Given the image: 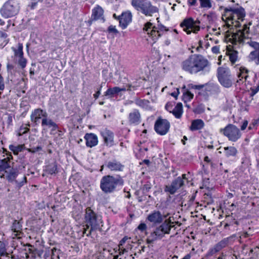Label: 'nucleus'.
I'll return each instance as SVG.
<instances>
[{"mask_svg":"<svg viewBox=\"0 0 259 259\" xmlns=\"http://www.w3.org/2000/svg\"><path fill=\"white\" fill-rule=\"evenodd\" d=\"M176 106V102L174 101L168 102L165 105V109L169 113H171Z\"/></svg>","mask_w":259,"mask_h":259,"instance_id":"obj_49","label":"nucleus"},{"mask_svg":"<svg viewBox=\"0 0 259 259\" xmlns=\"http://www.w3.org/2000/svg\"><path fill=\"white\" fill-rule=\"evenodd\" d=\"M226 238H228L227 241L228 245H232L235 242H238L240 244L242 243L241 237L239 234H233Z\"/></svg>","mask_w":259,"mask_h":259,"instance_id":"obj_33","label":"nucleus"},{"mask_svg":"<svg viewBox=\"0 0 259 259\" xmlns=\"http://www.w3.org/2000/svg\"><path fill=\"white\" fill-rule=\"evenodd\" d=\"M107 31L109 33H113L115 34L119 33V31L116 29L115 26L110 25L107 29Z\"/></svg>","mask_w":259,"mask_h":259,"instance_id":"obj_58","label":"nucleus"},{"mask_svg":"<svg viewBox=\"0 0 259 259\" xmlns=\"http://www.w3.org/2000/svg\"><path fill=\"white\" fill-rule=\"evenodd\" d=\"M41 126L43 127L51 128V131L53 132L58 130L59 126L52 119L47 117L42 119Z\"/></svg>","mask_w":259,"mask_h":259,"instance_id":"obj_25","label":"nucleus"},{"mask_svg":"<svg viewBox=\"0 0 259 259\" xmlns=\"http://www.w3.org/2000/svg\"><path fill=\"white\" fill-rule=\"evenodd\" d=\"M228 238H224L215 244L214 247L216 248L218 251H220L224 248L226 247L228 245Z\"/></svg>","mask_w":259,"mask_h":259,"instance_id":"obj_39","label":"nucleus"},{"mask_svg":"<svg viewBox=\"0 0 259 259\" xmlns=\"http://www.w3.org/2000/svg\"><path fill=\"white\" fill-rule=\"evenodd\" d=\"M194 21H195V26H194V30H193V33H196L200 30V26H199L200 22L198 19H196V20H194Z\"/></svg>","mask_w":259,"mask_h":259,"instance_id":"obj_55","label":"nucleus"},{"mask_svg":"<svg viewBox=\"0 0 259 259\" xmlns=\"http://www.w3.org/2000/svg\"><path fill=\"white\" fill-rule=\"evenodd\" d=\"M147 228V225L144 223H141L137 227V229L141 232H144L146 231Z\"/></svg>","mask_w":259,"mask_h":259,"instance_id":"obj_59","label":"nucleus"},{"mask_svg":"<svg viewBox=\"0 0 259 259\" xmlns=\"http://www.w3.org/2000/svg\"><path fill=\"white\" fill-rule=\"evenodd\" d=\"M184 112L183 104L181 102L176 104L170 113L177 119H181Z\"/></svg>","mask_w":259,"mask_h":259,"instance_id":"obj_26","label":"nucleus"},{"mask_svg":"<svg viewBox=\"0 0 259 259\" xmlns=\"http://www.w3.org/2000/svg\"><path fill=\"white\" fill-rule=\"evenodd\" d=\"M28 131H29V128L27 127H24L23 125H21L19 130L17 131V136L18 137H20L23 135L27 133Z\"/></svg>","mask_w":259,"mask_h":259,"instance_id":"obj_51","label":"nucleus"},{"mask_svg":"<svg viewBox=\"0 0 259 259\" xmlns=\"http://www.w3.org/2000/svg\"><path fill=\"white\" fill-rule=\"evenodd\" d=\"M9 254L7 252V249L5 243L2 241H0V256H6V257H7V255Z\"/></svg>","mask_w":259,"mask_h":259,"instance_id":"obj_47","label":"nucleus"},{"mask_svg":"<svg viewBox=\"0 0 259 259\" xmlns=\"http://www.w3.org/2000/svg\"><path fill=\"white\" fill-rule=\"evenodd\" d=\"M6 179L9 182L13 183L16 180L18 175L19 171L17 168H11L9 172L7 171Z\"/></svg>","mask_w":259,"mask_h":259,"instance_id":"obj_30","label":"nucleus"},{"mask_svg":"<svg viewBox=\"0 0 259 259\" xmlns=\"http://www.w3.org/2000/svg\"><path fill=\"white\" fill-rule=\"evenodd\" d=\"M182 69L190 74L209 72L210 65L207 59L200 54L191 55L181 64Z\"/></svg>","mask_w":259,"mask_h":259,"instance_id":"obj_1","label":"nucleus"},{"mask_svg":"<svg viewBox=\"0 0 259 259\" xmlns=\"http://www.w3.org/2000/svg\"><path fill=\"white\" fill-rule=\"evenodd\" d=\"M216 76L220 84L225 88H230L236 83L234 76L232 74L231 70L227 66L219 67L217 70Z\"/></svg>","mask_w":259,"mask_h":259,"instance_id":"obj_5","label":"nucleus"},{"mask_svg":"<svg viewBox=\"0 0 259 259\" xmlns=\"http://www.w3.org/2000/svg\"><path fill=\"white\" fill-rule=\"evenodd\" d=\"M14 182L16 185V188L19 190L25 184L27 183V178L26 176H24L22 180L20 182H18L16 180Z\"/></svg>","mask_w":259,"mask_h":259,"instance_id":"obj_46","label":"nucleus"},{"mask_svg":"<svg viewBox=\"0 0 259 259\" xmlns=\"http://www.w3.org/2000/svg\"><path fill=\"white\" fill-rule=\"evenodd\" d=\"M154 130L157 134L162 135V117L159 116L155 121Z\"/></svg>","mask_w":259,"mask_h":259,"instance_id":"obj_38","label":"nucleus"},{"mask_svg":"<svg viewBox=\"0 0 259 259\" xmlns=\"http://www.w3.org/2000/svg\"><path fill=\"white\" fill-rule=\"evenodd\" d=\"M5 89V83L4 78L1 74H0V91H3Z\"/></svg>","mask_w":259,"mask_h":259,"instance_id":"obj_62","label":"nucleus"},{"mask_svg":"<svg viewBox=\"0 0 259 259\" xmlns=\"http://www.w3.org/2000/svg\"><path fill=\"white\" fill-rule=\"evenodd\" d=\"M118 94V87H115L108 89L105 92L104 96H108L109 98H113Z\"/></svg>","mask_w":259,"mask_h":259,"instance_id":"obj_35","label":"nucleus"},{"mask_svg":"<svg viewBox=\"0 0 259 259\" xmlns=\"http://www.w3.org/2000/svg\"><path fill=\"white\" fill-rule=\"evenodd\" d=\"M20 8V0H8L0 9V14L5 18H12L19 13Z\"/></svg>","mask_w":259,"mask_h":259,"instance_id":"obj_7","label":"nucleus"},{"mask_svg":"<svg viewBox=\"0 0 259 259\" xmlns=\"http://www.w3.org/2000/svg\"><path fill=\"white\" fill-rule=\"evenodd\" d=\"M238 69V70L237 72L238 79L236 83L238 85L244 83L249 93V97H253L259 92V80L256 74L243 66H239Z\"/></svg>","mask_w":259,"mask_h":259,"instance_id":"obj_2","label":"nucleus"},{"mask_svg":"<svg viewBox=\"0 0 259 259\" xmlns=\"http://www.w3.org/2000/svg\"><path fill=\"white\" fill-rule=\"evenodd\" d=\"M259 124V118L254 119L252 120L251 123L250 124L248 129L252 130L253 128H255Z\"/></svg>","mask_w":259,"mask_h":259,"instance_id":"obj_53","label":"nucleus"},{"mask_svg":"<svg viewBox=\"0 0 259 259\" xmlns=\"http://www.w3.org/2000/svg\"><path fill=\"white\" fill-rule=\"evenodd\" d=\"M48 117V113L46 111L40 108L34 109L30 115V120L34 126L37 125L39 122V120L41 117L45 118Z\"/></svg>","mask_w":259,"mask_h":259,"instance_id":"obj_17","label":"nucleus"},{"mask_svg":"<svg viewBox=\"0 0 259 259\" xmlns=\"http://www.w3.org/2000/svg\"><path fill=\"white\" fill-rule=\"evenodd\" d=\"M9 42L8 35L6 32L0 30V48H3Z\"/></svg>","mask_w":259,"mask_h":259,"instance_id":"obj_32","label":"nucleus"},{"mask_svg":"<svg viewBox=\"0 0 259 259\" xmlns=\"http://www.w3.org/2000/svg\"><path fill=\"white\" fill-rule=\"evenodd\" d=\"M183 178L179 177L172 181L171 185L169 186H166L165 188V191L168 192L171 194H174L184 185L183 179L186 178V175L183 174L182 175Z\"/></svg>","mask_w":259,"mask_h":259,"instance_id":"obj_15","label":"nucleus"},{"mask_svg":"<svg viewBox=\"0 0 259 259\" xmlns=\"http://www.w3.org/2000/svg\"><path fill=\"white\" fill-rule=\"evenodd\" d=\"M204 111V108L201 105H198L194 109V112L197 113H202Z\"/></svg>","mask_w":259,"mask_h":259,"instance_id":"obj_60","label":"nucleus"},{"mask_svg":"<svg viewBox=\"0 0 259 259\" xmlns=\"http://www.w3.org/2000/svg\"><path fill=\"white\" fill-rule=\"evenodd\" d=\"M204 126V121L201 119H196L192 121L189 129L191 131H196L201 130Z\"/></svg>","mask_w":259,"mask_h":259,"instance_id":"obj_27","label":"nucleus"},{"mask_svg":"<svg viewBox=\"0 0 259 259\" xmlns=\"http://www.w3.org/2000/svg\"><path fill=\"white\" fill-rule=\"evenodd\" d=\"M248 122L247 120H244L241 123V125H240V129L242 131L245 130L247 125H248Z\"/></svg>","mask_w":259,"mask_h":259,"instance_id":"obj_61","label":"nucleus"},{"mask_svg":"<svg viewBox=\"0 0 259 259\" xmlns=\"http://www.w3.org/2000/svg\"><path fill=\"white\" fill-rule=\"evenodd\" d=\"M84 220L87 228L91 227L89 233L87 234V236H89L92 231L99 228L98 215L91 207H88L85 209Z\"/></svg>","mask_w":259,"mask_h":259,"instance_id":"obj_9","label":"nucleus"},{"mask_svg":"<svg viewBox=\"0 0 259 259\" xmlns=\"http://www.w3.org/2000/svg\"><path fill=\"white\" fill-rule=\"evenodd\" d=\"M195 21L191 17H186L180 24V26L187 34H190L194 30Z\"/></svg>","mask_w":259,"mask_h":259,"instance_id":"obj_16","label":"nucleus"},{"mask_svg":"<svg viewBox=\"0 0 259 259\" xmlns=\"http://www.w3.org/2000/svg\"><path fill=\"white\" fill-rule=\"evenodd\" d=\"M11 159L10 157H7L3 159H0V171L7 172V169L11 167L10 163Z\"/></svg>","mask_w":259,"mask_h":259,"instance_id":"obj_31","label":"nucleus"},{"mask_svg":"<svg viewBox=\"0 0 259 259\" xmlns=\"http://www.w3.org/2000/svg\"><path fill=\"white\" fill-rule=\"evenodd\" d=\"M132 14L130 11L123 12L120 15L119 26L122 29H125L132 21Z\"/></svg>","mask_w":259,"mask_h":259,"instance_id":"obj_18","label":"nucleus"},{"mask_svg":"<svg viewBox=\"0 0 259 259\" xmlns=\"http://www.w3.org/2000/svg\"><path fill=\"white\" fill-rule=\"evenodd\" d=\"M131 4L137 11L146 16H151L157 11V8L147 0H132Z\"/></svg>","mask_w":259,"mask_h":259,"instance_id":"obj_8","label":"nucleus"},{"mask_svg":"<svg viewBox=\"0 0 259 259\" xmlns=\"http://www.w3.org/2000/svg\"><path fill=\"white\" fill-rule=\"evenodd\" d=\"M18 64L21 68L24 69L27 64V60L24 57V56L18 58Z\"/></svg>","mask_w":259,"mask_h":259,"instance_id":"obj_48","label":"nucleus"},{"mask_svg":"<svg viewBox=\"0 0 259 259\" xmlns=\"http://www.w3.org/2000/svg\"><path fill=\"white\" fill-rule=\"evenodd\" d=\"M14 53L15 57L19 58L24 56L23 52V45L21 43L18 44V49H16L14 48H12Z\"/></svg>","mask_w":259,"mask_h":259,"instance_id":"obj_40","label":"nucleus"},{"mask_svg":"<svg viewBox=\"0 0 259 259\" xmlns=\"http://www.w3.org/2000/svg\"><path fill=\"white\" fill-rule=\"evenodd\" d=\"M42 150V147L40 146H37L36 147H33L31 148L28 149V151L32 153H34L40 151Z\"/></svg>","mask_w":259,"mask_h":259,"instance_id":"obj_56","label":"nucleus"},{"mask_svg":"<svg viewBox=\"0 0 259 259\" xmlns=\"http://www.w3.org/2000/svg\"><path fill=\"white\" fill-rule=\"evenodd\" d=\"M124 180L120 175H106L100 180V188L105 194H111L119 190L124 185Z\"/></svg>","mask_w":259,"mask_h":259,"instance_id":"obj_3","label":"nucleus"},{"mask_svg":"<svg viewBox=\"0 0 259 259\" xmlns=\"http://www.w3.org/2000/svg\"><path fill=\"white\" fill-rule=\"evenodd\" d=\"M44 253V250L42 249H35L33 251V253L35 256H37L40 258H41V256Z\"/></svg>","mask_w":259,"mask_h":259,"instance_id":"obj_57","label":"nucleus"},{"mask_svg":"<svg viewBox=\"0 0 259 259\" xmlns=\"http://www.w3.org/2000/svg\"><path fill=\"white\" fill-rule=\"evenodd\" d=\"M12 231L16 233V236L21 233L22 225L17 220H15L11 226Z\"/></svg>","mask_w":259,"mask_h":259,"instance_id":"obj_36","label":"nucleus"},{"mask_svg":"<svg viewBox=\"0 0 259 259\" xmlns=\"http://www.w3.org/2000/svg\"><path fill=\"white\" fill-rule=\"evenodd\" d=\"M238 154L237 148L234 146H228L224 148V155L228 158H231L236 161Z\"/></svg>","mask_w":259,"mask_h":259,"instance_id":"obj_23","label":"nucleus"},{"mask_svg":"<svg viewBox=\"0 0 259 259\" xmlns=\"http://www.w3.org/2000/svg\"><path fill=\"white\" fill-rule=\"evenodd\" d=\"M169 122L165 119H163V135H165L169 130Z\"/></svg>","mask_w":259,"mask_h":259,"instance_id":"obj_45","label":"nucleus"},{"mask_svg":"<svg viewBox=\"0 0 259 259\" xmlns=\"http://www.w3.org/2000/svg\"><path fill=\"white\" fill-rule=\"evenodd\" d=\"M251 22L244 24L242 32V35L244 38H248L249 34V26L251 25Z\"/></svg>","mask_w":259,"mask_h":259,"instance_id":"obj_42","label":"nucleus"},{"mask_svg":"<svg viewBox=\"0 0 259 259\" xmlns=\"http://www.w3.org/2000/svg\"><path fill=\"white\" fill-rule=\"evenodd\" d=\"M46 171L48 174L51 175L57 174L59 171L57 162L54 161L53 162L49 163L46 166Z\"/></svg>","mask_w":259,"mask_h":259,"instance_id":"obj_29","label":"nucleus"},{"mask_svg":"<svg viewBox=\"0 0 259 259\" xmlns=\"http://www.w3.org/2000/svg\"><path fill=\"white\" fill-rule=\"evenodd\" d=\"M51 258L52 259H60V254H61V250L54 247L51 249Z\"/></svg>","mask_w":259,"mask_h":259,"instance_id":"obj_43","label":"nucleus"},{"mask_svg":"<svg viewBox=\"0 0 259 259\" xmlns=\"http://www.w3.org/2000/svg\"><path fill=\"white\" fill-rule=\"evenodd\" d=\"M104 10L101 7L97 5L92 10V14L91 18L93 20L96 21L101 19L103 22L105 21L103 16Z\"/></svg>","mask_w":259,"mask_h":259,"instance_id":"obj_24","label":"nucleus"},{"mask_svg":"<svg viewBox=\"0 0 259 259\" xmlns=\"http://www.w3.org/2000/svg\"><path fill=\"white\" fill-rule=\"evenodd\" d=\"M242 166L244 168H249L251 165V161L250 158L246 155H244L241 159Z\"/></svg>","mask_w":259,"mask_h":259,"instance_id":"obj_41","label":"nucleus"},{"mask_svg":"<svg viewBox=\"0 0 259 259\" xmlns=\"http://www.w3.org/2000/svg\"><path fill=\"white\" fill-rule=\"evenodd\" d=\"M203 85H198V84H194L193 83H189L187 85L184 84L181 88L182 95L181 96V100L186 107L188 108H190L189 105L187 103L190 102L194 98V94L191 92V90H200L202 89Z\"/></svg>","mask_w":259,"mask_h":259,"instance_id":"obj_10","label":"nucleus"},{"mask_svg":"<svg viewBox=\"0 0 259 259\" xmlns=\"http://www.w3.org/2000/svg\"><path fill=\"white\" fill-rule=\"evenodd\" d=\"M203 85L202 89L204 88V95L208 96H218L221 92V89L219 84L212 81H209L203 84H198Z\"/></svg>","mask_w":259,"mask_h":259,"instance_id":"obj_13","label":"nucleus"},{"mask_svg":"<svg viewBox=\"0 0 259 259\" xmlns=\"http://www.w3.org/2000/svg\"><path fill=\"white\" fill-rule=\"evenodd\" d=\"M152 25L151 23L147 22L145 24L143 29L147 32V34H150L152 39L155 43L161 36V29L155 26L152 27Z\"/></svg>","mask_w":259,"mask_h":259,"instance_id":"obj_14","label":"nucleus"},{"mask_svg":"<svg viewBox=\"0 0 259 259\" xmlns=\"http://www.w3.org/2000/svg\"><path fill=\"white\" fill-rule=\"evenodd\" d=\"M218 252L219 251L214 246L213 247H211L208 249V251L205 254V256L206 258H209Z\"/></svg>","mask_w":259,"mask_h":259,"instance_id":"obj_50","label":"nucleus"},{"mask_svg":"<svg viewBox=\"0 0 259 259\" xmlns=\"http://www.w3.org/2000/svg\"><path fill=\"white\" fill-rule=\"evenodd\" d=\"M196 195H197V192L193 193V194L191 196H189V199L188 202V204L189 206H192L194 204V202L195 199Z\"/></svg>","mask_w":259,"mask_h":259,"instance_id":"obj_54","label":"nucleus"},{"mask_svg":"<svg viewBox=\"0 0 259 259\" xmlns=\"http://www.w3.org/2000/svg\"><path fill=\"white\" fill-rule=\"evenodd\" d=\"M101 134L107 146L111 147L114 145V134L112 131L105 128L101 132Z\"/></svg>","mask_w":259,"mask_h":259,"instance_id":"obj_19","label":"nucleus"},{"mask_svg":"<svg viewBox=\"0 0 259 259\" xmlns=\"http://www.w3.org/2000/svg\"><path fill=\"white\" fill-rule=\"evenodd\" d=\"M106 166L111 171H122L124 168V165L115 159L108 161Z\"/></svg>","mask_w":259,"mask_h":259,"instance_id":"obj_20","label":"nucleus"},{"mask_svg":"<svg viewBox=\"0 0 259 259\" xmlns=\"http://www.w3.org/2000/svg\"><path fill=\"white\" fill-rule=\"evenodd\" d=\"M130 238H128L127 236H125L120 240L119 244V251L120 255L123 254L125 252H127V249L124 247V245L126 241L128 240H130Z\"/></svg>","mask_w":259,"mask_h":259,"instance_id":"obj_34","label":"nucleus"},{"mask_svg":"<svg viewBox=\"0 0 259 259\" xmlns=\"http://www.w3.org/2000/svg\"><path fill=\"white\" fill-rule=\"evenodd\" d=\"M211 52L215 54L220 53V47L217 46H213L211 48Z\"/></svg>","mask_w":259,"mask_h":259,"instance_id":"obj_63","label":"nucleus"},{"mask_svg":"<svg viewBox=\"0 0 259 259\" xmlns=\"http://www.w3.org/2000/svg\"><path fill=\"white\" fill-rule=\"evenodd\" d=\"M9 148L13 152L14 155H17L19 152L22 151L24 149V145H18L17 146L10 145Z\"/></svg>","mask_w":259,"mask_h":259,"instance_id":"obj_37","label":"nucleus"},{"mask_svg":"<svg viewBox=\"0 0 259 259\" xmlns=\"http://www.w3.org/2000/svg\"><path fill=\"white\" fill-rule=\"evenodd\" d=\"M135 103L138 106L146 110H151L152 109L150 101L148 100L137 99L135 100Z\"/></svg>","mask_w":259,"mask_h":259,"instance_id":"obj_28","label":"nucleus"},{"mask_svg":"<svg viewBox=\"0 0 259 259\" xmlns=\"http://www.w3.org/2000/svg\"><path fill=\"white\" fill-rule=\"evenodd\" d=\"M221 132L228 140L233 142L237 141L241 137L240 130L234 124L229 123L224 128L220 130Z\"/></svg>","mask_w":259,"mask_h":259,"instance_id":"obj_11","label":"nucleus"},{"mask_svg":"<svg viewBox=\"0 0 259 259\" xmlns=\"http://www.w3.org/2000/svg\"><path fill=\"white\" fill-rule=\"evenodd\" d=\"M146 221L152 224V227H156L147 239V243L151 244L162 238V214L158 210H154L146 218Z\"/></svg>","mask_w":259,"mask_h":259,"instance_id":"obj_4","label":"nucleus"},{"mask_svg":"<svg viewBox=\"0 0 259 259\" xmlns=\"http://www.w3.org/2000/svg\"><path fill=\"white\" fill-rule=\"evenodd\" d=\"M84 138L85 140L86 146L88 147L92 148L97 145L98 139L96 135L93 133H87Z\"/></svg>","mask_w":259,"mask_h":259,"instance_id":"obj_21","label":"nucleus"},{"mask_svg":"<svg viewBox=\"0 0 259 259\" xmlns=\"http://www.w3.org/2000/svg\"><path fill=\"white\" fill-rule=\"evenodd\" d=\"M238 59V52L234 51L229 54V60L232 64H234Z\"/></svg>","mask_w":259,"mask_h":259,"instance_id":"obj_52","label":"nucleus"},{"mask_svg":"<svg viewBox=\"0 0 259 259\" xmlns=\"http://www.w3.org/2000/svg\"><path fill=\"white\" fill-rule=\"evenodd\" d=\"M237 7H228L224 8L222 19L226 21H243L246 16L245 9L239 4Z\"/></svg>","mask_w":259,"mask_h":259,"instance_id":"obj_6","label":"nucleus"},{"mask_svg":"<svg viewBox=\"0 0 259 259\" xmlns=\"http://www.w3.org/2000/svg\"><path fill=\"white\" fill-rule=\"evenodd\" d=\"M200 7L203 8L210 9L212 7L211 2L210 0H199Z\"/></svg>","mask_w":259,"mask_h":259,"instance_id":"obj_44","label":"nucleus"},{"mask_svg":"<svg viewBox=\"0 0 259 259\" xmlns=\"http://www.w3.org/2000/svg\"><path fill=\"white\" fill-rule=\"evenodd\" d=\"M7 259H22L21 256H19L18 255L16 254H12L11 256L9 255H7Z\"/></svg>","mask_w":259,"mask_h":259,"instance_id":"obj_64","label":"nucleus"},{"mask_svg":"<svg viewBox=\"0 0 259 259\" xmlns=\"http://www.w3.org/2000/svg\"><path fill=\"white\" fill-rule=\"evenodd\" d=\"M247 44L252 49L246 58L248 62L253 63L256 65H259V42L250 40Z\"/></svg>","mask_w":259,"mask_h":259,"instance_id":"obj_12","label":"nucleus"},{"mask_svg":"<svg viewBox=\"0 0 259 259\" xmlns=\"http://www.w3.org/2000/svg\"><path fill=\"white\" fill-rule=\"evenodd\" d=\"M130 124L138 125L141 122V114L138 109H134L130 112L128 117Z\"/></svg>","mask_w":259,"mask_h":259,"instance_id":"obj_22","label":"nucleus"}]
</instances>
